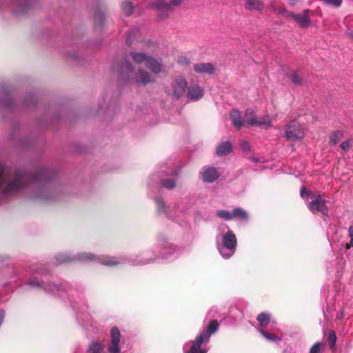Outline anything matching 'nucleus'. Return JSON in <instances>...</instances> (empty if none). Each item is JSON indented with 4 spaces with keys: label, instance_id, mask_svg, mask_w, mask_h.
I'll use <instances>...</instances> for the list:
<instances>
[{
    "label": "nucleus",
    "instance_id": "obj_2",
    "mask_svg": "<svg viewBox=\"0 0 353 353\" xmlns=\"http://www.w3.org/2000/svg\"><path fill=\"white\" fill-rule=\"evenodd\" d=\"M130 57L137 64L144 63L145 65L149 56L143 52H131L129 56L123 57L121 63L114 61L112 66V72H115L116 70L119 72L121 83L134 81L139 85L148 84L150 81V74L143 70H139L138 72H136L130 62Z\"/></svg>",
    "mask_w": 353,
    "mask_h": 353
},
{
    "label": "nucleus",
    "instance_id": "obj_31",
    "mask_svg": "<svg viewBox=\"0 0 353 353\" xmlns=\"http://www.w3.org/2000/svg\"><path fill=\"white\" fill-rule=\"evenodd\" d=\"M216 215L225 221H230L232 219V211L230 212L226 210H219L216 211Z\"/></svg>",
    "mask_w": 353,
    "mask_h": 353
},
{
    "label": "nucleus",
    "instance_id": "obj_3",
    "mask_svg": "<svg viewBox=\"0 0 353 353\" xmlns=\"http://www.w3.org/2000/svg\"><path fill=\"white\" fill-rule=\"evenodd\" d=\"M26 284L31 288H39L45 292L63 297L65 293L70 299L71 306L74 310L79 308V305L84 303L83 290L77 285H71L67 282L60 284L48 283L45 284L43 281L36 276H32L27 281Z\"/></svg>",
    "mask_w": 353,
    "mask_h": 353
},
{
    "label": "nucleus",
    "instance_id": "obj_15",
    "mask_svg": "<svg viewBox=\"0 0 353 353\" xmlns=\"http://www.w3.org/2000/svg\"><path fill=\"white\" fill-rule=\"evenodd\" d=\"M312 200L308 203L307 208L312 212H321L324 215H327V207L325 205V199L321 195L312 196Z\"/></svg>",
    "mask_w": 353,
    "mask_h": 353
},
{
    "label": "nucleus",
    "instance_id": "obj_25",
    "mask_svg": "<svg viewBox=\"0 0 353 353\" xmlns=\"http://www.w3.org/2000/svg\"><path fill=\"white\" fill-rule=\"evenodd\" d=\"M245 8L250 10L261 11L263 9L262 0H246Z\"/></svg>",
    "mask_w": 353,
    "mask_h": 353
},
{
    "label": "nucleus",
    "instance_id": "obj_34",
    "mask_svg": "<svg viewBox=\"0 0 353 353\" xmlns=\"http://www.w3.org/2000/svg\"><path fill=\"white\" fill-rule=\"evenodd\" d=\"M36 102V97L33 94H30L26 98L23 103L25 106H30V105H34Z\"/></svg>",
    "mask_w": 353,
    "mask_h": 353
},
{
    "label": "nucleus",
    "instance_id": "obj_20",
    "mask_svg": "<svg viewBox=\"0 0 353 353\" xmlns=\"http://www.w3.org/2000/svg\"><path fill=\"white\" fill-rule=\"evenodd\" d=\"M232 125L239 129L241 127L244 125V119L241 118V112L236 110L233 109L230 114Z\"/></svg>",
    "mask_w": 353,
    "mask_h": 353
},
{
    "label": "nucleus",
    "instance_id": "obj_14",
    "mask_svg": "<svg viewBox=\"0 0 353 353\" xmlns=\"http://www.w3.org/2000/svg\"><path fill=\"white\" fill-rule=\"evenodd\" d=\"M121 334L119 328L116 326L112 327L110 330V342L108 345V352L109 353H120V342Z\"/></svg>",
    "mask_w": 353,
    "mask_h": 353
},
{
    "label": "nucleus",
    "instance_id": "obj_22",
    "mask_svg": "<svg viewBox=\"0 0 353 353\" xmlns=\"http://www.w3.org/2000/svg\"><path fill=\"white\" fill-rule=\"evenodd\" d=\"M232 150V143L227 141L220 143L216 148V154L219 157L228 155Z\"/></svg>",
    "mask_w": 353,
    "mask_h": 353
},
{
    "label": "nucleus",
    "instance_id": "obj_33",
    "mask_svg": "<svg viewBox=\"0 0 353 353\" xmlns=\"http://www.w3.org/2000/svg\"><path fill=\"white\" fill-rule=\"evenodd\" d=\"M290 79H291L292 82L294 85H299V84H301V81H302V79L300 77V75L297 72H294L290 75Z\"/></svg>",
    "mask_w": 353,
    "mask_h": 353
},
{
    "label": "nucleus",
    "instance_id": "obj_16",
    "mask_svg": "<svg viewBox=\"0 0 353 353\" xmlns=\"http://www.w3.org/2000/svg\"><path fill=\"white\" fill-rule=\"evenodd\" d=\"M201 179L207 183L215 181L220 176L217 168L212 166H203L199 172Z\"/></svg>",
    "mask_w": 353,
    "mask_h": 353
},
{
    "label": "nucleus",
    "instance_id": "obj_50",
    "mask_svg": "<svg viewBox=\"0 0 353 353\" xmlns=\"http://www.w3.org/2000/svg\"><path fill=\"white\" fill-rule=\"evenodd\" d=\"M102 19H103V17H100V20H102Z\"/></svg>",
    "mask_w": 353,
    "mask_h": 353
},
{
    "label": "nucleus",
    "instance_id": "obj_36",
    "mask_svg": "<svg viewBox=\"0 0 353 353\" xmlns=\"http://www.w3.org/2000/svg\"><path fill=\"white\" fill-rule=\"evenodd\" d=\"M348 235L350 238V243L346 244L345 250H349L350 247L353 248V225H350L348 228Z\"/></svg>",
    "mask_w": 353,
    "mask_h": 353
},
{
    "label": "nucleus",
    "instance_id": "obj_11",
    "mask_svg": "<svg viewBox=\"0 0 353 353\" xmlns=\"http://www.w3.org/2000/svg\"><path fill=\"white\" fill-rule=\"evenodd\" d=\"M15 102L13 99L10 87L6 84L0 85V108L9 110L14 106Z\"/></svg>",
    "mask_w": 353,
    "mask_h": 353
},
{
    "label": "nucleus",
    "instance_id": "obj_9",
    "mask_svg": "<svg viewBox=\"0 0 353 353\" xmlns=\"http://www.w3.org/2000/svg\"><path fill=\"white\" fill-rule=\"evenodd\" d=\"M272 119L269 115L262 119H258L254 111L251 108H248L245 112L244 125L250 126H259L268 129L271 127Z\"/></svg>",
    "mask_w": 353,
    "mask_h": 353
},
{
    "label": "nucleus",
    "instance_id": "obj_19",
    "mask_svg": "<svg viewBox=\"0 0 353 353\" xmlns=\"http://www.w3.org/2000/svg\"><path fill=\"white\" fill-rule=\"evenodd\" d=\"M196 72L203 74H211L214 72V67L210 63H198L194 66Z\"/></svg>",
    "mask_w": 353,
    "mask_h": 353
},
{
    "label": "nucleus",
    "instance_id": "obj_12",
    "mask_svg": "<svg viewBox=\"0 0 353 353\" xmlns=\"http://www.w3.org/2000/svg\"><path fill=\"white\" fill-rule=\"evenodd\" d=\"M183 0H170L169 3L164 0H157L154 6L158 11V17L161 20L165 19L172 7L178 6L182 3Z\"/></svg>",
    "mask_w": 353,
    "mask_h": 353
},
{
    "label": "nucleus",
    "instance_id": "obj_30",
    "mask_svg": "<svg viewBox=\"0 0 353 353\" xmlns=\"http://www.w3.org/2000/svg\"><path fill=\"white\" fill-rule=\"evenodd\" d=\"M343 132L341 130H336L335 132H333L330 135V143L332 145L336 144L343 138Z\"/></svg>",
    "mask_w": 353,
    "mask_h": 353
},
{
    "label": "nucleus",
    "instance_id": "obj_18",
    "mask_svg": "<svg viewBox=\"0 0 353 353\" xmlns=\"http://www.w3.org/2000/svg\"><path fill=\"white\" fill-rule=\"evenodd\" d=\"M308 10H305L303 13H294L290 12L287 16L294 19L301 28H307L310 23V20L307 16Z\"/></svg>",
    "mask_w": 353,
    "mask_h": 353
},
{
    "label": "nucleus",
    "instance_id": "obj_32",
    "mask_svg": "<svg viewBox=\"0 0 353 353\" xmlns=\"http://www.w3.org/2000/svg\"><path fill=\"white\" fill-rule=\"evenodd\" d=\"M161 185L165 188L172 190L175 188L176 182L173 179H165L161 180Z\"/></svg>",
    "mask_w": 353,
    "mask_h": 353
},
{
    "label": "nucleus",
    "instance_id": "obj_38",
    "mask_svg": "<svg viewBox=\"0 0 353 353\" xmlns=\"http://www.w3.org/2000/svg\"><path fill=\"white\" fill-rule=\"evenodd\" d=\"M336 341V334H335L334 332H332L328 337V344L330 347H332L335 345Z\"/></svg>",
    "mask_w": 353,
    "mask_h": 353
},
{
    "label": "nucleus",
    "instance_id": "obj_29",
    "mask_svg": "<svg viewBox=\"0 0 353 353\" xmlns=\"http://www.w3.org/2000/svg\"><path fill=\"white\" fill-rule=\"evenodd\" d=\"M121 8L125 15L130 16L134 12V6L129 1H123L121 4Z\"/></svg>",
    "mask_w": 353,
    "mask_h": 353
},
{
    "label": "nucleus",
    "instance_id": "obj_17",
    "mask_svg": "<svg viewBox=\"0 0 353 353\" xmlns=\"http://www.w3.org/2000/svg\"><path fill=\"white\" fill-rule=\"evenodd\" d=\"M186 91V96L190 101H198L204 95V90L195 82H191L188 85Z\"/></svg>",
    "mask_w": 353,
    "mask_h": 353
},
{
    "label": "nucleus",
    "instance_id": "obj_5",
    "mask_svg": "<svg viewBox=\"0 0 353 353\" xmlns=\"http://www.w3.org/2000/svg\"><path fill=\"white\" fill-rule=\"evenodd\" d=\"M154 201L159 214L165 215L168 219L175 221L183 228H188L190 225V212L193 205L192 199L185 198L181 200L175 206L174 212L170 211V206L160 196H155Z\"/></svg>",
    "mask_w": 353,
    "mask_h": 353
},
{
    "label": "nucleus",
    "instance_id": "obj_26",
    "mask_svg": "<svg viewBox=\"0 0 353 353\" xmlns=\"http://www.w3.org/2000/svg\"><path fill=\"white\" fill-rule=\"evenodd\" d=\"M30 3V0H14L13 3L18 8H14L15 13H21L25 12Z\"/></svg>",
    "mask_w": 353,
    "mask_h": 353
},
{
    "label": "nucleus",
    "instance_id": "obj_6",
    "mask_svg": "<svg viewBox=\"0 0 353 353\" xmlns=\"http://www.w3.org/2000/svg\"><path fill=\"white\" fill-rule=\"evenodd\" d=\"M125 259L123 257H114L108 255H94L90 252H79L76 255L71 256L69 252H62L57 254L54 257V263L57 265L70 262H94L107 266H114L125 263Z\"/></svg>",
    "mask_w": 353,
    "mask_h": 353
},
{
    "label": "nucleus",
    "instance_id": "obj_49",
    "mask_svg": "<svg viewBox=\"0 0 353 353\" xmlns=\"http://www.w3.org/2000/svg\"><path fill=\"white\" fill-rule=\"evenodd\" d=\"M35 272L37 274H44L46 273V270L43 269H41V268L37 270V271H35Z\"/></svg>",
    "mask_w": 353,
    "mask_h": 353
},
{
    "label": "nucleus",
    "instance_id": "obj_44",
    "mask_svg": "<svg viewBox=\"0 0 353 353\" xmlns=\"http://www.w3.org/2000/svg\"><path fill=\"white\" fill-rule=\"evenodd\" d=\"M250 160L253 163H264L265 162V160L263 159L262 158L254 157H250Z\"/></svg>",
    "mask_w": 353,
    "mask_h": 353
},
{
    "label": "nucleus",
    "instance_id": "obj_28",
    "mask_svg": "<svg viewBox=\"0 0 353 353\" xmlns=\"http://www.w3.org/2000/svg\"><path fill=\"white\" fill-rule=\"evenodd\" d=\"M256 319L259 323V327L264 328L269 324L270 321V315L268 313L262 312L258 315Z\"/></svg>",
    "mask_w": 353,
    "mask_h": 353
},
{
    "label": "nucleus",
    "instance_id": "obj_13",
    "mask_svg": "<svg viewBox=\"0 0 353 353\" xmlns=\"http://www.w3.org/2000/svg\"><path fill=\"white\" fill-rule=\"evenodd\" d=\"M188 83L182 76L176 77L171 83V94L175 99L184 96L187 90Z\"/></svg>",
    "mask_w": 353,
    "mask_h": 353
},
{
    "label": "nucleus",
    "instance_id": "obj_8",
    "mask_svg": "<svg viewBox=\"0 0 353 353\" xmlns=\"http://www.w3.org/2000/svg\"><path fill=\"white\" fill-rule=\"evenodd\" d=\"M221 240L216 238V248L220 255L225 259L231 258L236 249L237 241L234 233L228 230L224 234L221 235Z\"/></svg>",
    "mask_w": 353,
    "mask_h": 353
},
{
    "label": "nucleus",
    "instance_id": "obj_37",
    "mask_svg": "<svg viewBox=\"0 0 353 353\" xmlns=\"http://www.w3.org/2000/svg\"><path fill=\"white\" fill-rule=\"evenodd\" d=\"M323 1L325 4L330 5L336 8L339 7L342 3V0H323Z\"/></svg>",
    "mask_w": 353,
    "mask_h": 353
},
{
    "label": "nucleus",
    "instance_id": "obj_23",
    "mask_svg": "<svg viewBox=\"0 0 353 353\" xmlns=\"http://www.w3.org/2000/svg\"><path fill=\"white\" fill-rule=\"evenodd\" d=\"M104 344L100 341H91L87 348L88 353H101L104 350Z\"/></svg>",
    "mask_w": 353,
    "mask_h": 353
},
{
    "label": "nucleus",
    "instance_id": "obj_21",
    "mask_svg": "<svg viewBox=\"0 0 353 353\" xmlns=\"http://www.w3.org/2000/svg\"><path fill=\"white\" fill-rule=\"evenodd\" d=\"M145 66L153 73H159L162 69V64L153 57L149 56Z\"/></svg>",
    "mask_w": 353,
    "mask_h": 353
},
{
    "label": "nucleus",
    "instance_id": "obj_39",
    "mask_svg": "<svg viewBox=\"0 0 353 353\" xmlns=\"http://www.w3.org/2000/svg\"><path fill=\"white\" fill-rule=\"evenodd\" d=\"M161 172L163 173L165 175H167V176H176L178 174V172L176 171V170H173V169L169 170V171L161 170Z\"/></svg>",
    "mask_w": 353,
    "mask_h": 353
},
{
    "label": "nucleus",
    "instance_id": "obj_35",
    "mask_svg": "<svg viewBox=\"0 0 353 353\" xmlns=\"http://www.w3.org/2000/svg\"><path fill=\"white\" fill-rule=\"evenodd\" d=\"M322 343L317 342L314 343L310 349L309 353H321Z\"/></svg>",
    "mask_w": 353,
    "mask_h": 353
},
{
    "label": "nucleus",
    "instance_id": "obj_41",
    "mask_svg": "<svg viewBox=\"0 0 353 353\" xmlns=\"http://www.w3.org/2000/svg\"><path fill=\"white\" fill-rule=\"evenodd\" d=\"M202 219L201 212L199 210L194 211V219L195 223L199 222Z\"/></svg>",
    "mask_w": 353,
    "mask_h": 353
},
{
    "label": "nucleus",
    "instance_id": "obj_1",
    "mask_svg": "<svg viewBox=\"0 0 353 353\" xmlns=\"http://www.w3.org/2000/svg\"><path fill=\"white\" fill-rule=\"evenodd\" d=\"M54 177V171L48 168H38L31 174L20 169L12 172L0 165V205L23 191L31 199H52L51 185Z\"/></svg>",
    "mask_w": 353,
    "mask_h": 353
},
{
    "label": "nucleus",
    "instance_id": "obj_43",
    "mask_svg": "<svg viewBox=\"0 0 353 353\" xmlns=\"http://www.w3.org/2000/svg\"><path fill=\"white\" fill-rule=\"evenodd\" d=\"M241 148L243 151H248L250 150V145L248 141H242L241 143Z\"/></svg>",
    "mask_w": 353,
    "mask_h": 353
},
{
    "label": "nucleus",
    "instance_id": "obj_10",
    "mask_svg": "<svg viewBox=\"0 0 353 353\" xmlns=\"http://www.w3.org/2000/svg\"><path fill=\"white\" fill-rule=\"evenodd\" d=\"M304 135V130L298 121L292 120L285 125V131L283 137L287 140L294 141L301 139Z\"/></svg>",
    "mask_w": 353,
    "mask_h": 353
},
{
    "label": "nucleus",
    "instance_id": "obj_47",
    "mask_svg": "<svg viewBox=\"0 0 353 353\" xmlns=\"http://www.w3.org/2000/svg\"><path fill=\"white\" fill-rule=\"evenodd\" d=\"M134 30L130 31L128 35V37L126 39V42L128 45H130L132 43L131 37L134 34Z\"/></svg>",
    "mask_w": 353,
    "mask_h": 353
},
{
    "label": "nucleus",
    "instance_id": "obj_27",
    "mask_svg": "<svg viewBox=\"0 0 353 353\" xmlns=\"http://www.w3.org/2000/svg\"><path fill=\"white\" fill-rule=\"evenodd\" d=\"M257 330L266 340L269 341L278 343L281 341V339L280 337L265 331V330L262 327H259Z\"/></svg>",
    "mask_w": 353,
    "mask_h": 353
},
{
    "label": "nucleus",
    "instance_id": "obj_48",
    "mask_svg": "<svg viewBox=\"0 0 353 353\" xmlns=\"http://www.w3.org/2000/svg\"><path fill=\"white\" fill-rule=\"evenodd\" d=\"M345 33L352 40H353V30H348Z\"/></svg>",
    "mask_w": 353,
    "mask_h": 353
},
{
    "label": "nucleus",
    "instance_id": "obj_24",
    "mask_svg": "<svg viewBox=\"0 0 353 353\" xmlns=\"http://www.w3.org/2000/svg\"><path fill=\"white\" fill-rule=\"evenodd\" d=\"M232 219H238L241 221H248L249 215L248 212L241 208L237 207L232 210Z\"/></svg>",
    "mask_w": 353,
    "mask_h": 353
},
{
    "label": "nucleus",
    "instance_id": "obj_46",
    "mask_svg": "<svg viewBox=\"0 0 353 353\" xmlns=\"http://www.w3.org/2000/svg\"><path fill=\"white\" fill-rule=\"evenodd\" d=\"M5 319V311L3 310H0V327L3 323Z\"/></svg>",
    "mask_w": 353,
    "mask_h": 353
},
{
    "label": "nucleus",
    "instance_id": "obj_45",
    "mask_svg": "<svg viewBox=\"0 0 353 353\" xmlns=\"http://www.w3.org/2000/svg\"><path fill=\"white\" fill-rule=\"evenodd\" d=\"M341 147L343 150H347L350 148L349 141H343L341 143Z\"/></svg>",
    "mask_w": 353,
    "mask_h": 353
},
{
    "label": "nucleus",
    "instance_id": "obj_4",
    "mask_svg": "<svg viewBox=\"0 0 353 353\" xmlns=\"http://www.w3.org/2000/svg\"><path fill=\"white\" fill-rule=\"evenodd\" d=\"M155 248H161V250H146L139 255L130 256L128 259V261L133 265H143L154 263L156 259L159 258L168 259L177 256L176 246L165 236H159L157 245Z\"/></svg>",
    "mask_w": 353,
    "mask_h": 353
},
{
    "label": "nucleus",
    "instance_id": "obj_7",
    "mask_svg": "<svg viewBox=\"0 0 353 353\" xmlns=\"http://www.w3.org/2000/svg\"><path fill=\"white\" fill-rule=\"evenodd\" d=\"M219 327V324L217 321H211L208 326L199 332L194 340L190 341L183 345L184 353H206L207 350L201 347V345L209 342L211 336L218 330Z\"/></svg>",
    "mask_w": 353,
    "mask_h": 353
},
{
    "label": "nucleus",
    "instance_id": "obj_40",
    "mask_svg": "<svg viewBox=\"0 0 353 353\" xmlns=\"http://www.w3.org/2000/svg\"><path fill=\"white\" fill-rule=\"evenodd\" d=\"M300 194L301 196L303 198H304L305 196L310 195L311 197L312 196H313L312 193L310 191L307 190V189L304 186L301 187Z\"/></svg>",
    "mask_w": 353,
    "mask_h": 353
},
{
    "label": "nucleus",
    "instance_id": "obj_42",
    "mask_svg": "<svg viewBox=\"0 0 353 353\" xmlns=\"http://www.w3.org/2000/svg\"><path fill=\"white\" fill-rule=\"evenodd\" d=\"M178 62L181 65H188L190 63V60L185 57H181L179 59Z\"/></svg>",
    "mask_w": 353,
    "mask_h": 353
}]
</instances>
